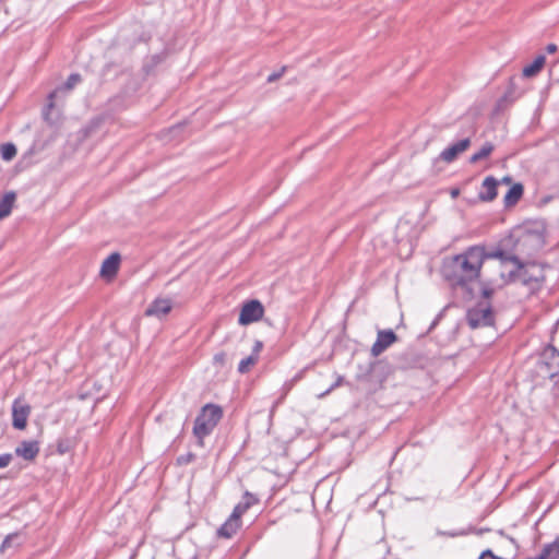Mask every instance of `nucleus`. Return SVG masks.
Here are the masks:
<instances>
[{"label":"nucleus","mask_w":559,"mask_h":559,"mask_svg":"<svg viewBox=\"0 0 559 559\" xmlns=\"http://www.w3.org/2000/svg\"><path fill=\"white\" fill-rule=\"evenodd\" d=\"M487 252L484 247L473 246L460 254L448 258L442 264V275L454 287L469 288L486 273L483 265Z\"/></svg>","instance_id":"1"},{"label":"nucleus","mask_w":559,"mask_h":559,"mask_svg":"<svg viewBox=\"0 0 559 559\" xmlns=\"http://www.w3.org/2000/svg\"><path fill=\"white\" fill-rule=\"evenodd\" d=\"M222 417L223 409L221 406L209 403L202 407L193 426V435L198 439V444L200 447H203L204 438L213 432Z\"/></svg>","instance_id":"2"},{"label":"nucleus","mask_w":559,"mask_h":559,"mask_svg":"<svg viewBox=\"0 0 559 559\" xmlns=\"http://www.w3.org/2000/svg\"><path fill=\"white\" fill-rule=\"evenodd\" d=\"M510 260L515 265V269L507 273L509 283L519 281L527 285L532 282L538 283L544 280L543 271L538 266L533 264L525 267L518 257H510Z\"/></svg>","instance_id":"3"},{"label":"nucleus","mask_w":559,"mask_h":559,"mask_svg":"<svg viewBox=\"0 0 559 559\" xmlns=\"http://www.w3.org/2000/svg\"><path fill=\"white\" fill-rule=\"evenodd\" d=\"M537 372L543 378L552 379L559 373V352L552 345H548L542 352Z\"/></svg>","instance_id":"4"},{"label":"nucleus","mask_w":559,"mask_h":559,"mask_svg":"<svg viewBox=\"0 0 559 559\" xmlns=\"http://www.w3.org/2000/svg\"><path fill=\"white\" fill-rule=\"evenodd\" d=\"M466 320L472 329L491 325L495 320L491 305L487 300L478 302L468 309Z\"/></svg>","instance_id":"5"},{"label":"nucleus","mask_w":559,"mask_h":559,"mask_svg":"<svg viewBox=\"0 0 559 559\" xmlns=\"http://www.w3.org/2000/svg\"><path fill=\"white\" fill-rule=\"evenodd\" d=\"M263 314V305L259 300L252 299L243 304L238 322L240 325H248L259 321Z\"/></svg>","instance_id":"6"},{"label":"nucleus","mask_w":559,"mask_h":559,"mask_svg":"<svg viewBox=\"0 0 559 559\" xmlns=\"http://www.w3.org/2000/svg\"><path fill=\"white\" fill-rule=\"evenodd\" d=\"M32 408L24 399L17 397L12 403V426L17 430H24Z\"/></svg>","instance_id":"7"},{"label":"nucleus","mask_w":559,"mask_h":559,"mask_svg":"<svg viewBox=\"0 0 559 559\" xmlns=\"http://www.w3.org/2000/svg\"><path fill=\"white\" fill-rule=\"evenodd\" d=\"M481 295L484 298L489 299L496 288H500L509 283L507 273L500 270L499 275L492 274L487 275L486 273L481 276Z\"/></svg>","instance_id":"8"},{"label":"nucleus","mask_w":559,"mask_h":559,"mask_svg":"<svg viewBox=\"0 0 559 559\" xmlns=\"http://www.w3.org/2000/svg\"><path fill=\"white\" fill-rule=\"evenodd\" d=\"M396 341V334L392 330H381L371 347V355L378 357Z\"/></svg>","instance_id":"9"},{"label":"nucleus","mask_w":559,"mask_h":559,"mask_svg":"<svg viewBox=\"0 0 559 559\" xmlns=\"http://www.w3.org/2000/svg\"><path fill=\"white\" fill-rule=\"evenodd\" d=\"M469 146H471L469 138L462 139L460 141H457L456 143L444 148L440 153L439 158L445 163H452L457 158V156L460 154L465 152Z\"/></svg>","instance_id":"10"},{"label":"nucleus","mask_w":559,"mask_h":559,"mask_svg":"<svg viewBox=\"0 0 559 559\" xmlns=\"http://www.w3.org/2000/svg\"><path fill=\"white\" fill-rule=\"evenodd\" d=\"M173 308L169 299H156L145 310V314L148 317L163 318L170 312Z\"/></svg>","instance_id":"11"},{"label":"nucleus","mask_w":559,"mask_h":559,"mask_svg":"<svg viewBox=\"0 0 559 559\" xmlns=\"http://www.w3.org/2000/svg\"><path fill=\"white\" fill-rule=\"evenodd\" d=\"M39 453L37 441H22L15 449V454L26 461L34 460Z\"/></svg>","instance_id":"12"},{"label":"nucleus","mask_w":559,"mask_h":559,"mask_svg":"<svg viewBox=\"0 0 559 559\" xmlns=\"http://www.w3.org/2000/svg\"><path fill=\"white\" fill-rule=\"evenodd\" d=\"M497 187L498 181L493 177L485 178L479 192V199L487 202L495 200L498 194Z\"/></svg>","instance_id":"13"},{"label":"nucleus","mask_w":559,"mask_h":559,"mask_svg":"<svg viewBox=\"0 0 559 559\" xmlns=\"http://www.w3.org/2000/svg\"><path fill=\"white\" fill-rule=\"evenodd\" d=\"M120 263L119 253H111L107 257L100 267V274L104 277H112L117 274Z\"/></svg>","instance_id":"14"},{"label":"nucleus","mask_w":559,"mask_h":559,"mask_svg":"<svg viewBox=\"0 0 559 559\" xmlns=\"http://www.w3.org/2000/svg\"><path fill=\"white\" fill-rule=\"evenodd\" d=\"M81 82V76L80 74H76V73H73L71 74L67 82L59 88L52 91L49 96H48V105L47 107L49 109H51L55 104H53V98L57 96V94L61 91H71L76 84H79Z\"/></svg>","instance_id":"15"},{"label":"nucleus","mask_w":559,"mask_h":559,"mask_svg":"<svg viewBox=\"0 0 559 559\" xmlns=\"http://www.w3.org/2000/svg\"><path fill=\"white\" fill-rule=\"evenodd\" d=\"M241 521H237L233 518H228L225 523L218 528L217 535L224 538L233 537L240 528Z\"/></svg>","instance_id":"16"},{"label":"nucleus","mask_w":559,"mask_h":559,"mask_svg":"<svg viewBox=\"0 0 559 559\" xmlns=\"http://www.w3.org/2000/svg\"><path fill=\"white\" fill-rule=\"evenodd\" d=\"M510 257H512L511 254H508L506 251L501 250V249H498L493 252H490L488 253L487 252V257L486 259H499L500 262L493 267L495 271L497 272L496 275H499L500 273V270L504 271L506 273H508L506 271L507 269V264L510 262L512 263V261L510 260Z\"/></svg>","instance_id":"17"},{"label":"nucleus","mask_w":559,"mask_h":559,"mask_svg":"<svg viewBox=\"0 0 559 559\" xmlns=\"http://www.w3.org/2000/svg\"><path fill=\"white\" fill-rule=\"evenodd\" d=\"M14 201H15L14 192H8L3 195V198L0 201V219H3L10 215L13 204H14Z\"/></svg>","instance_id":"18"},{"label":"nucleus","mask_w":559,"mask_h":559,"mask_svg":"<svg viewBox=\"0 0 559 559\" xmlns=\"http://www.w3.org/2000/svg\"><path fill=\"white\" fill-rule=\"evenodd\" d=\"M523 194V186L521 183L513 185L504 195V204L507 206L514 205Z\"/></svg>","instance_id":"19"},{"label":"nucleus","mask_w":559,"mask_h":559,"mask_svg":"<svg viewBox=\"0 0 559 559\" xmlns=\"http://www.w3.org/2000/svg\"><path fill=\"white\" fill-rule=\"evenodd\" d=\"M545 60H546V58L544 56H538L533 61V63L526 66L523 69V75L526 76V78L534 76L536 73H538L542 70V68L545 64Z\"/></svg>","instance_id":"20"},{"label":"nucleus","mask_w":559,"mask_h":559,"mask_svg":"<svg viewBox=\"0 0 559 559\" xmlns=\"http://www.w3.org/2000/svg\"><path fill=\"white\" fill-rule=\"evenodd\" d=\"M493 151V145L492 143L490 142H486L478 152L474 153L471 158H469V162L472 164H475L481 159H485L486 157H488Z\"/></svg>","instance_id":"21"},{"label":"nucleus","mask_w":559,"mask_h":559,"mask_svg":"<svg viewBox=\"0 0 559 559\" xmlns=\"http://www.w3.org/2000/svg\"><path fill=\"white\" fill-rule=\"evenodd\" d=\"M546 559H559V538L544 547Z\"/></svg>","instance_id":"22"},{"label":"nucleus","mask_w":559,"mask_h":559,"mask_svg":"<svg viewBox=\"0 0 559 559\" xmlns=\"http://www.w3.org/2000/svg\"><path fill=\"white\" fill-rule=\"evenodd\" d=\"M258 361V356L250 355L247 358L240 360L238 365V371L240 373H246L249 371L250 367L253 366Z\"/></svg>","instance_id":"23"},{"label":"nucleus","mask_w":559,"mask_h":559,"mask_svg":"<svg viewBox=\"0 0 559 559\" xmlns=\"http://www.w3.org/2000/svg\"><path fill=\"white\" fill-rule=\"evenodd\" d=\"M16 155V147L12 143L1 145V157L4 160H11Z\"/></svg>","instance_id":"24"},{"label":"nucleus","mask_w":559,"mask_h":559,"mask_svg":"<svg viewBox=\"0 0 559 559\" xmlns=\"http://www.w3.org/2000/svg\"><path fill=\"white\" fill-rule=\"evenodd\" d=\"M240 503L243 506L245 509H249L253 504L258 503V498L253 493L246 491L242 496V500L240 501Z\"/></svg>","instance_id":"25"},{"label":"nucleus","mask_w":559,"mask_h":559,"mask_svg":"<svg viewBox=\"0 0 559 559\" xmlns=\"http://www.w3.org/2000/svg\"><path fill=\"white\" fill-rule=\"evenodd\" d=\"M17 534L8 535L1 544L0 551L4 552L8 548H10L15 539H17Z\"/></svg>","instance_id":"26"},{"label":"nucleus","mask_w":559,"mask_h":559,"mask_svg":"<svg viewBox=\"0 0 559 559\" xmlns=\"http://www.w3.org/2000/svg\"><path fill=\"white\" fill-rule=\"evenodd\" d=\"M248 511V509H245L243 506L239 502L233 510L230 518L241 521L242 514H245Z\"/></svg>","instance_id":"27"},{"label":"nucleus","mask_w":559,"mask_h":559,"mask_svg":"<svg viewBox=\"0 0 559 559\" xmlns=\"http://www.w3.org/2000/svg\"><path fill=\"white\" fill-rule=\"evenodd\" d=\"M467 531L461 530V531H453V532H442L438 531L437 534L440 536H448V537H457V536H464L467 535Z\"/></svg>","instance_id":"28"},{"label":"nucleus","mask_w":559,"mask_h":559,"mask_svg":"<svg viewBox=\"0 0 559 559\" xmlns=\"http://www.w3.org/2000/svg\"><path fill=\"white\" fill-rule=\"evenodd\" d=\"M214 365L218 367H223L226 362V354L224 352H219L213 357Z\"/></svg>","instance_id":"29"},{"label":"nucleus","mask_w":559,"mask_h":559,"mask_svg":"<svg viewBox=\"0 0 559 559\" xmlns=\"http://www.w3.org/2000/svg\"><path fill=\"white\" fill-rule=\"evenodd\" d=\"M344 378L342 376H338L336 381L323 393H321L319 395V397H324L326 396L330 392H332L334 389H336L337 386H340L343 382Z\"/></svg>","instance_id":"30"},{"label":"nucleus","mask_w":559,"mask_h":559,"mask_svg":"<svg viewBox=\"0 0 559 559\" xmlns=\"http://www.w3.org/2000/svg\"><path fill=\"white\" fill-rule=\"evenodd\" d=\"M12 461V455L10 453H4L0 455V468L7 467Z\"/></svg>","instance_id":"31"},{"label":"nucleus","mask_w":559,"mask_h":559,"mask_svg":"<svg viewBox=\"0 0 559 559\" xmlns=\"http://www.w3.org/2000/svg\"><path fill=\"white\" fill-rule=\"evenodd\" d=\"M285 71H286V67H283V68L281 69V71H278V72H274V73L270 74V75L267 76V82H269V83H272V82L277 81V80H278V79L284 74V72H285Z\"/></svg>","instance_id":"32"},{"label":"nucleus","mask_w":559,"mask_h":559,"mask_svg":"<svg viewBox=\"0 0 559 559\" xmlns=\"http://www.w3.org/2000/svg\"><path fill=\"white\" fill-rule=\"evenodd\" d=\"M487 558H490V559H498L492 552L491 550H485L481 556L479 557V559H487Z\"/></svg>","instance_id":"33"},{"label":"nucleus","mask_w":559,"mask_h":559,"mask_svg":"<svg viewBox=\"0 0 559 559\" xmlns=\"http://www.w3.org/2000/svg\"><path fill=\"white\" fill-rule=\"evenodd\" d=\"M262 342L260 341H257L255 344H254V347H253V353L252 355H255L258 356V354L260 353V350L262 349Z\"/></svg>","instance_id":"34"},{"label":"nucleus","mask_w":559,"mask_h":559,"mask_svg":"<svg viewBox=\"0 0 559 559\" xmlns=\"http://www.w3.org/2000/svg\"><path fill=\"white\" fill-rule=\"evenodd\" d=\"M546 51L548 53H554L557 51V46L555 44H548L546 47Z\"/></svg>","instance_id":"35"},{"label":"nucleus","mask_w":559,"mask_h":559,"mask_svg":"<svg viewBox=\"0 0 559 559\" xmlns=\"http://www.w3.org/2000/svg\"><path fill=\"white\" fill-rule=\"evenodd\" d=\"M193 459V455L192 454H189L187 457H179V462L180 463H188L190 462L191 460Z\"/></svg>","instance_id":"36"},{"label":"nucleus","mask_w":559,"mask_h":559,"mask_svg":"<svg viewBox=\"0 0 559 559\" xmlns=\"http://www.w3.org/2000/svg\"><path fill=\"white\" fill-rule=\"evenodd\" d=\"M526 559H546V557H545V552H544V550H543V551H542V554H540L539 556L534 557V558H526Z\"/></svg>","instance_id":"37"}]
</instances>
